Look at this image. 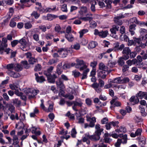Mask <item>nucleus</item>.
<instances>
[{"instance_id":"obj_24","label":"nucleus","mask_w":147,"mask_h":147,"mask_svg":"<svg viewBox=\"0 0 147 147\" xmlns=\"http://www.w3.org/2000/svg\"><path fill=\"white\" fill-rule=\"evenodd\" d=\"M119 27L116 25L113 26L112 28L110 29V31L112 34H115L116 31L119 30Z\"/></svg>"},{"instance_id":"obj_56","label":"nucleus","mask_w":147,"mask_h":147,"mask_svg":"<svg viewBox=\"0 0 147 147\" xmlns=\"http://www.w3.org/2000/svg\"><path fill=\"white\" fill-rule=\"evenodd\" d=\"M39 29L43 32H45L47 30L46 27L45 25H40L38 27Z\"/></svg>"},{"instance_id":"obj_28","label":"nucleus","mask_w":147,"mask_h":147,"mask_svg":"<svg viewBox=\"0 0 147 147\" xmlns=\"http://www.w3.org/2000/svg\"><path fill=\"white\" fill-rule=\"evenodd\" d=\"M115 131L118 133H125L126 131V129L124 127L121 126L119 129H116Z\"/></svg>"},{"instance_id":"obj_46","label":"nucleus","mask_w":147,"mask_h":147,"mask_svg":"<svg viewBox=\"0 0 147 147\" xmlns=\"http://www.w3.org/2000/svg\"><path fill=\"white\" fill-rule=\"evenodd\" d=\"M139 108L141 111V113L142 114V115L143 116H146L147 113L145 111V109L142 107L141 106H139Z\"/></svg>"},{"instance_id":"obj_19","label":"nucleus","mask_w":147,"mask_h":147,"mask_svg":"<svg viewBox=\"0 0 147 147\" xmlns=\"http://www.w3.org/2000/svg\"><path fill=\"white\" fill-rule=\"evenodd\" d=\"M110 103L112 105H114L115 106L119 107L121 106L120 102L117 101L116 99H114L110 101Z\"/></svg>"},{"instance_id":"obj_49","label":"nucleus","mask_w":147,"mask_h":147,"mask_svg":"<svg viewBox=\"0 0 147 147\" xmlns=\"http://www.w3.org/2000/svg\"><path fill=\"white\" fill-rule=\"evenodd\" d=\"M120 140V142H121V143H126L127 142V135L125 134L122 138Z\"/></svg>"},{"instance_id":"obj_21","label":"nucleus","mask_w":147,"mask_h":147,"mask_svg":"<svg viewBox=\"0 0 147 147\" xmlns=\"http://www.w3.org/2000/svg\"><path fill=\"white\" fill-rule=\"evenodd\" d=\"M111 136L110 134L106 133L104 135V140L105 143H107L110 142L111 140L109 138Z\"/></svg>"},{"instance_id":"obj_53","label":"nucleus","mask_w":147,"mask_h":147,"mask_svg":"<svg viewBox=\"0 0 147 147\" xmlns=\"http://www.w3.org/2000/svg\"><path fill=\"white\" fill-rule=\"evenodd\" d=\"M24 27L26 29H29L31 28L32 26V25L30 22H27L24 24Z\"/></svg>"},{"instance_id":"obj_3","label":"nucleus","mask_w":147,"mask_h":147,"mask_svg":"<svg viewBox=\"0 0 147 147\" xmlns=\"http://www.w3.org/2000/svg\"><path fill=\"white\" fill-rule=\"evenodd\" d=\"M86 117L87 121L90 122V127H93L94 126L95 123L96 122L95 117H93L91 113L88 114L86 115Z\"/></svg>"},{"instance_id":"obj_36","label":"nucleus","mask_w":147,"mask_h":147,"mask_svg":"<svg viewBox=\"0 0 147 147\" xmlns=\"http://www.w3.org/2000/svg\"><path fill=\"white\" fill-rule=\"evenodd\" d=\"M87 11V9L86 7L82 6L80 8V11H79V13L81 15L83 14V13H86Z\"/></svg>"},{"instance_id":"obj_31","label":"nucleus","mask_w":147,"mask_h":147,"mask_svg":"<svg viewBox=\"0 0 147 147\" xmlns=\"http://www.w3.org/2000/svg\"><path fill=\"white\" fill-rule=\"evenodd\" d=\"M28 62L30 64H33L37 62V59H35L34 57H32L29 58L28 59Z\"/></svg>"},{"instance_id":"obj_7","label":"nucleus","mask_w":147,"mask_h":147,"mask_svg":"<svg viewBox=\"0 0 147 147\" xmlns=\"http://www.w3.org/2000/svg\"><path fill=\"white\" fill-rule=\"evenodd\" d=\"M129 58V55H123V57H120L117 61L119 65L122 66L125 63L124 60H126Z\"/></svg>"},{"instance_id":"obj_15","label":"nucleus","mask_w":147,"mask_h":147,"mask_svg":"<svg viewBox=\"0 0 147 147\" xmlns=\"http://www.w3.org/2000/svg\"><path fill=\"white\" fill-rule=\"evenodd\" d=\"M13 144L15 145V147H20L18 143L19 141L18 138L17 136H14L13 137Z\"/></svg>"},{"instance_id":"obj_12","label":"nucleus","mask_w":147,"mask_h":147,"mask_svg":"<svg viewBox=\"0 0 147 147\" xmlns=\"http://www.w3.org/2000/svg\"><path fill=\"white\" fill-rule=\"evenodd\" d=\"M136 25L134 24L131 25L129 26V31L132 36L134 35L135 34V31L136 29Z\"/></svg>"},{"instance_id":"obj_38","label":"nucleus","mask_w":147,"mask_h":147,"mask_svg":"<svg viewBox=\"0 0 147 147\" xmlns=\"http://www.w3.org/2000/svg\"><path fill=\"white\" fill-rule=\"evenodd\" d=\"M10 117V119L12 120H14L15 119L18 120L19 119V117L17 113H16L15 115L13 114L11 115Z\"/></svg>"},{"instance_id":"obj_37","label":"nucleus","mask_w":147,"mask_h":147,"mask_svg":"<svg viewBox=\"0 0 147 147\" xmlns=\"http://www.w3.org/2000/svg\"><path fill=\"white\" fill-rule=\"evenodd\" d=\"M97 3V2L96 1H92L91 3V6L90 8L91 10L92 11H95V5H96Z\"/></svg>"},{"instance_id":"obj_57","label":"nucleus","mask_w":147,"mask_h":147,"mask_svg":"<svg viewBox=\"0 0 147 147\" xmlns=\"http://www.w3.org/2000/svg\"><path fill=\"white\" fill-rule=\"evenodd\" d=\"M116 63V61L109 62L108 64V66L110 67H113L115 66Z\"/></svg>"},{"instance_id":"obj_4","label":"nucleus","mask_w":147,"mask_h":147,"mask_svg":"<svg viewBox=\"0 0 147 147\" xmlns=\"http://www.w3.org/2000/svg\"><path fill=\"white\" fill-rule=\"evenodd\" d=\"M57 52L59 56L61 57H66L68 54V50L65 48H60L58 50Z\"/></svg>"},{"instance_id":"obj_58","label":"nucleus","mask_w":147,"mask_h":147,"mask_svg":"<svg viewBox=\"0 0 147 147\" xmlns=\"http://www.w3.org/2000/svg\"><path fill=\"white\" fill-rule=\"evenodd\" d=\"M139 32L141 35H143L147 33V30L144 28H141L139 30Z\"/></svg>"},{"instance_id":"obj_23","label":"nucleus","mask_w":147,"mask_h":147,"mask_svg":"<svg viewBox=\"0 0 147 147\" xmlns=\"http://www.w3.org/2000/svg\"><path fill=\"white\" fill-rule=\"evenodd\" d=\"M99 69L104 71H108V69L107 67L105 66L103 63H100L99 64Z\"/></svg>"},{"instance_id":"obj_42","label":"nucleus","mask_w":147,"mask_h":147,"mask_svg":"<svg viewBox=\"0 0 147 147\" xmlns=\"http://www.w3.org/2000/svg\"><path fill=\"white\" fill-rule=\"evenodd\" d=\"M58 10V8H56L55 5L51 7H48L47 8V10L49 12H51L52 11L55 10L57 11Z\"/></svg>"},{"instance_id":"obj_14","label":"nucleus","mask_w":147,"mask_h":147,"mask_svg":"<svg viewBox=\"0 0 147 147\" xmlns=\"http://www.w3.org/2000/svg\"><path fill=\"white\" fill-rule=\"evenodd\" d=\"M126 63L129 66H131L133 64H135L136 63H137V65H138V63H139L138 62H137V61L136 59H134L132 60L129 59L127 61Z\"/></svg>"},{"instance_id":"obj_18","label":"nucleus","mask_w":147,"mask_h":147,"mask_svg":"<svg viewBox=\"0 0 147 147\" xmlns=\"http://www.w3.org/2000/svg\"><path fill=\"white\" fill-rule=\"evenodd\" d=\"M77 64L76 65L75 67L76 68H79L80 66L83 65L84 63L83 61L79 59H77L76 60Z\"/></svg>"},{"instance_id":"obj_52","label":"nucleus","mask_w":147,"mask_h":147,"mask_svg":"<svg viewBox=\"0 0 147 147\" xmlns=\"http://www.w3.org/2000/svg\"><path fill=\"white\" fill-rule=\"evenodd\" d=\"M130 21L132 23H135L137 24H138L139 22V21L136 17H134L131 18L130 20Z\"/></svg>"},{"instance_id":"obj_40","label":"nucleus","mask_w":147,"mask_h":147,"mask_svg":"<svg viewBox=\"0 0 147 147\" xmlns=\"http://www.w3.org/2000/svg\"><path fill=\"white\" fill-rule=\"evenodd\" d=\"M105 2L107 5V6L108 8L110 9L111 8V4L112 2V0H106Z\"/></svg>"},{"instance_id":"obj_45","label":"nucleus","mask_w":147,"mask_h":147,"mask_svg":"<svg viewBox=\"0 0 147 147\" xmlns=\"http://www.w3.org/2000/svg\"><path fill=\"white\" fill-rule=\"evenodd\" d=\"M109 82V84H108L104 86V88L106 89H107L111 87L113 88H114V85H113V83L111 82V80H108Z\"/></svg>"},{"instance_id":"obj_27","label":"nucleus","mask_w":147,"mask_h":147,"mask_svg":"<svg viewBox=\"0 0 147 147\" xmlns=\"http://www.w3.org/2000/svg\"><path fill=\"white\" fill-rule=\"evenodd\" d=\"M89 71L90 70L88 68H87L84 71L83 73L82 74V80H84L87 78V74Z\"/></svg>"},{"instance_id":"obj_44","label":"nucleus","mask_w":147,"mask_h":147,"mask_svg":"<svg viewBox=\"0 0 147 147\" xmlns=\"http://www.w3.org/2000/svg\"><path fill=\"white\" fill-rule=\"evenodd\" d=\"M2 43L1 44L2 46H3L4 47H6L7 46V44L6 43L7 42V39L5 38H3L2 39Z\"/></svg>"},{"instance_id":"obj_9","label":"nucleus","mask_w":147,"mask_h":147,"mask_svg":"<svg viewBox=\"0 0 147 147\" xmlns=\"http://www.w3.org/2000/svg\"><path fill=\"white\" fill-rule=\"evenodd\" d=\"M7 74L10 76L14 78H17L20 76V74L18 73H15L14 72L11 71L10 70H8L7 71Z\"/></svg>"},{"instance_id":"obj_54","label":"nucleus","mask_w":147,"mask_h":147,"mask_svg":"<svg viewBox=\"0 0 147 147\" xmlns=\"http://www.w3.org/2000/svg\"><path fill=\"white\" fill-rule=\"evenodd\" d=\"M30 130L29 129H26L25 131V133H26V135H23L22 137H21V139L22 140H23L24 139H25L27 136L28 135V134L27 133L30 132Z\"/></svg>"},{"instance_id":"obj_34","label":"nucleus","mask_w":147,"mask_h":147,"mask_svg":"<svg viewBox=\"0 0 147 147\" xmlns=\"http://www.w3.org/2000/svg\"><path fill=\"white\" fill-rule=\"evenodd\" d=\"M88 30L87 29H83L80 30L79 32L80 34V38H82L83 35L87 33L88 32Z\"/></svg>"},{"instance_id":"obj_41","label":"nucleus","mask_w":147,"mask_h":147,"mask_svg":"<svg viewBox=\"0 0 147 147\" xmlns=\"http://www.w3.org/2000/svg\"><path fill=\"white\" fill-rule=\"evenodd\" d=\"M100 138V136H99L96 134L90 136V139L94 141L98 140H99Z\"/></svg>"},{"instance_id":"obj_10","label":"nucleus","mask_w":147,"mask_h":147,"mask_svg":"<svg viewBox=\"0 0 147 147\" xmlns=\"http://www.w3.org/2000/svg\"><path fill=\"white\" fill-rule=\"evenodd\" d=\"M48 104L49 105V107L48 109L46 108L45 111L47 112L52 111L53 109V104L50 101H48Z\"/></svg>"},{"instance_id":"obj_26","label":"nucleus","mask_w":147,"mask_h":147,"mask_svg":"<svg viewBox=\"0 0 147 147\" xmlns=\"http://www.w3.org/2000/svg\"><path fill=\"white\" fill-rule=\"evenodd\" d=\"M131 51L129 47H126L124 48L122 51V53L125 55H129Z\"/></svg>"},{"instance_id":"obj_16","label":"nucleus","mask_w":147,"mask_h":147,"mask_svg":"<svg viewBox=\"0 0 147 147\" xmlns=\"http://www.w3.org/2000/svg\"><path fill=\"white\" fill-rule=\"evenodd\" d=\"M108 71H102L99 72L98 76V77L104 79L106 77L107 74L106 72L107 73Z\"/></svg>"},{"instance_id":"obj_43","label":"nucleus","mask_w":147,"mask_h":147,"mask_svg":"<svg viewBox=\"0 0 147 147\" xmlns=\"http://www.w3.org/2000/svg\"><path fill=\"white\" fill-rule=\"evenodd\" d=\"M53 36V34L49 33H46L45 35V38L47 40L51 39Z\"/></svg>"},{"instance_id":"obj_62","label":"nucleus","mask_w":147,"mask_h":147,"mask_svg":"<svg viewBox=\"0 0 147 147\" xmlns=\"http://www.w3.org/2000/svg\"><path fill=\"white\" fill-rule=\"evenodd\" d=\"M5 3L7 5H11L13 3V0H5Z\"/></svg>"},{"instance_id":"obj_8","label":"nucleus","mask_w":147,"mask_h":147,"mask_svg":"<svg viewBox=\"0 0 147 147\" xmlns=\"http://www.w3.org/2000/svg\"><path fill=\"white\" fill-rule=\"evenodd\" d=\"M9 87L11 89L13 90H15V93L17 92H19V90H20L19 84L17 83H13L9 85Z\"/></svg>"},{"instance_id":"obj_5","label":"nucleus","mask_w":147,"mask_h":147,"mask_svg":"<svg viewBox=\"0 0 147 147\" xmlns=\"http://www.w3.org/2000/svg\"><path fill=\"white\" fill-rule=\"evenodd\" d=\"M125 15H123L121 13L118 16L114 17V21L118 25H121L122 24V22L121 20H119V19L123 18L125 17Z\"/></svg>"},{"instance_id":"obj_48","label":"nucleus","mask_w":147,"mask_h":147,"mask_svg":"<svg viewBox=\"0 0 147 147\" xmlns=\"http://www.w3.org/2000/svg\"><path fill=\"white\" fill-rule=\"evenodd\" d=\"M61 65H62L61 64H59L57 65V71L59 75H60L62 72V70L61 69Z\"/></svg>"},{"instance_id":"obj_6","label":"nucleus","mask_w":147,"mask_h":147,"mask_svg":"<svg viewBox=\"0 0 147 147\" xmlns=\"http://www.w3.org/2000/svg\"><path fill=\"white\" fill-rule=\"evenodd\" d=\"M136 96L137 98H139L140 99L144 98L147 100V93L145 92L140 91L136 94Z\"/></svg>"},{"instance_id":"obj_59","label":"nucleus","mask_w":147,"mask_h":147,"mask_svg":"<svg viewBox=\"0 0 147 147\" xmlns=\"http://www.w3.org/2000/svg\"><path fill=\"white\" fill-rule=\"evenodd\" d=\"M77 132L76 129L74 128H73L71 131V135L73 138H75Z\"/></svg>"},{"instance_id":"obj_25","label":"nucleus","mask_w":147,"mask_h":147,"mask_svg":"<svg viewBox=\"0 0 147 147\" xmlns=\"http://www.w3.org/2000/svg\"><path fill=\"white\" fill-rule=\"evenodd\" d=\"M65 38L69 42H72L74 39L73 36L71 34H65Z\"/></svg>"},{"instance_id":"obj_39","label":"nucleus","mask_w":147,"mask_h":147,"mask_svg":"<svg viewBox=\"0 0 147 147\" xmlns=\"http://www.w3.org/2000/svg\"><path fill=\"white\" fill-rule=\"evenodd\" d=\"M96 43L94 41H91L89 44L88 48L89 49H92L95 47Z\"/></svg>"},{"instance_id":"obj_11","label":"nucleus","mask_w":147,"mask_h":147,"mask_svg":"<svg viewBox=\"0 0 147 147\" xmlns=\"http://www.w3.org/2000/svg\"><path fill=\"white\" fill-rule=\"evenodd\" d=\"M113 87H114V90L117 91H118L121 90L122 89H125L126 87V86L125 84L120 85L117 86H115L114 85Z\"/></svg>"},{"instance_id":"obj_61","label":"nucleus","mask_w":147,"mask_h":147,"mask_svg":"<svg viewBox=\"0 0 147 147\" xmlns=\"http://www.w3.org/2000/svg\"><path fill=\"white\" fill-rule=\"evenodd\" d=\"M15 64L13 63L9 64L7 65L6 67L7 69L9 70L11 69L14 67Z\"/></svg>"},{"instance_id":"obj_32","label":"nucleus","mask_w":147,"mask_h":147,"mask_svg":"<svg viewBox=\"0 0 147 147\" xmlns=\"http://www.w3.org/2000/svg\"><path fill=\"white\" fill-rule=\"evenodd\" d=\"M56 84L58 87L62 89H63L65 88L64 86L63 82L60 80H58L56 82Z\"/></svg>"},{"instance_id":"obj_60","label":"nucleus","mask_w":147,"mask_h":147,"mask_svg":"<svg viewBox=\"0 0 147 147\" xmlns=\"http://www.w3.org/2000/svg\"><path fill=\"white\" fill-rule=\"evenodd\" d=\"M31 15L34 17L36 19L38 18L40 16V14L36 11H34L31 14Z\"/></svg>"},{"instance_id":"obj_50","label":"nucleus","mask_w":147,"mask_h":147,"mask_svg":"<svg viewBox=\"0 0 147 147\" xmlns=\"http://www.w3.org/2000/svg\"><path fill=\"white\" fill-rule=\"evenodd\" d=\"M61 10L63 12H67L68 10L67 8V5L66 4H64L61 6Z\"/></svg>"},{"instance_id":"obj_13","label":"nucleus","mask_w":147,"mask_h":147,"mask_svg":"<svg viewBox=\"0 0 147 147\" xmlns=\"http://www.w3.org/2000/svg\"><path fill=\"white\" fill-rule=\"evenodd\" d=\"M35 76L36 77V80L38 82L42 83L45 80L43 76H41L39 77L38 75V74L37 73H35Z\"/></svg>"},{"instance_id":"obj_1","label":"nucleus","mask_w":147,"mask_h":147,"mask_svg":"<svg viewBox=\"0 0 147 147\" xmlns=\"http://www.w3.org/2000/svg\"><path fill=\"white\" fill-rule=\"evenodd\" d=\"M19 42L21 44V48L23 51H26L29 49V45L24 38H22L19 41L15 40L11 42L12 47H14Z\"/></svg>"},{"instance_id":"obj_64","label":"nucleus","mask_w":147,"mask_h":147,"mask_svg":"<svg viewBox=\"0 0 147 147\" xmlns=\"http://www.w3.org/2000/svg\"><path fill=\"white\" fill-rule=\"evenodd\" d=\"M73 74L74 75V76L75 77H77L79 76L80 74V73L76 70H74L72 72Z\"/></svg>"},{"instance_id":"obj_63","label":"nucleus","mask_w":147,"mask_h":147,"mask_svg":"<svg viewBox=\"0 0 147 147\" xmlns=\"http://www.w3.org/2000/svg\"><path fill=\"white\" fill-rule=\"evenodd\" d=\"M13 104H15L18 105H20L21 103V102L17 98L13 99Z\"/></svg>"},{"instance_id":"obj_20","label":"nucleus","mask_w":147,"mask_h":147,"mask_svg":"<svg viewBox=\"0 0 147 147\" xmlns=\"http://www.w3.org/2000/svg\"><path fill=\"white\" fill-rule=\"evenodd\" d=\"M109 80H111V82L113 84H120L122 83L121 78L120 77L116 78L113 80H112L111 79H109Z\"/></svg>"},{"instance_id":"obj_17","label":"nucleus","mask_w":147,"mask_h":147,"mask_svg":"<svg viewBox=\"0 0 147 147\" xmlns=\"http://www.w3.org/2000/svg\"><path fill=\"white\" fill-rule=\"evenodd\" d=\"M92 14L91 13H89L86 15V17H81L80 19L85 21H90L92 19Z\"/></svg>"},{"instance_id":"obj_22","label":"nucleus","mask_w":147,"mask_h":147,"mask_svg":"<svg viewBox=\"0 0 147 147\" xmlns=\"http://www.w3.org/2000/svg\"><path fill=\"white\" fill-rule=\"evenodd\" d=\"M6 108H8V109L11 113L14 112L15 111V107L11 104H7L6 105Z\"/></svg>"},{"instance_id":"obj_35","label":"nucleus","mask_w":147,"mask_h":147,"mask_svg":"<svg viewBox=\"0 0 147 147\" xmlns=\"http://www.w3.org/2000/svg\"><path fill=\"white\" fill-rule=\"evenodd\" d=\"M21 65L22 67H24L25 68L28 69V64L26 61H22L21 62Z\"/></svg>"},{"instance_id":"obj_47","label":"nucleus","mask_w":147,"mask_h":147,"mask_svg":"<svg viewBox=\"0 0 147 147\" xmlns=\"http://www.w3.org/2000/svg\"><path fill=\"white\" fill-rule=\"evenodd\" d=\"M56 17L57 16L51 14H48L47 15V20L51 21L56 18Z\"/></svg>"},{"instance_id":"obj_55","label":"nucleus","mask_w":147,"mask_h":147,"mask_svg":"<svg viewBox=\"0 0 147 147\" xmlns=\"http://www.w3.org/2000/svg\"><path fill=\"white\" fill-rule=\"evenodd\" d=\"M47 79L48 82H49L51 83H54L55 82V79L53 78L50 75L48 77Z\"/></svg>"},{"instance_id":"obj_2","label":"nucleus","mask_w":147,"mask_h":147,"mask_svg":"<svg viewBox=\"0 0 147 147\" xmlns=\"http://www.w3.org/2000/svg\"><path fill=\"white\" fill-rule=\"evenodd\" d=\"M38 90L34 89L32 88H28L25 90V92L27 96L29 99L33 98L39 92Z\"/></svg>"},{"instance_id":"obj_51","label":"nucleus","mask_w":147,"mask_h":147,"mask_svg":"<svg viewBox=\"0 0 147 147\" xmlns=\"http://www.w3.org/2000/svg\"><path fill=\"white\" fill-rule=\"evenodd\" d=\"M67 116L71 119H74V115L73 114L70 113V112H68L66 115Z\"/></svg>"},{"instance_id":"obj_29","label":"nucleus","mask_w":147,"mask_h":147,"mask_svg":"<svg viewBox=\"0 0 147 147\" xmlns=\"http://www.w3.org/2000/svg\"><path fill=\"white\" fill-rule=\"evenodd\" d=\"M14 69L16 71H20L22 70V67L21 65L19 64H15L14 65Z\"/></svg>"},{"instance_id":"obj_30","label":"nucleus","mask_w":147,"mask_h":147,"mask_svg":"<svg viewBox=\"0 0 147 147\" xmlns=\"http://www.w3.org/2000/svg\"><path fill=\"white\" fill-rule=\"evenodd\" d=\"M108 34V32L107 30L102 31L100 32L99 36L102 38H105L107 36Z\"/></svg>"},{"instance_id":"obj_33","label":"nucleus","mask_w":147,"mask_h":147,"mask_svg":"<svg viewBox=\"0 0 147 147\" xmlns=\"http://www.w3.org/2000/svg\"><path fill=\"white\" fill-rule=\"evenodd\" d=\"M16 94L18 96H20V98L24 100H26V97L25 95H23V94L22 92H16Z\"/></svg>"}]
</instances>
